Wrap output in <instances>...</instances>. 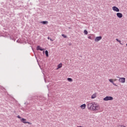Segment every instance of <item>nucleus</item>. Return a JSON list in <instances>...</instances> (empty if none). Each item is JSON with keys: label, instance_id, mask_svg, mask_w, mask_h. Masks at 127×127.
<instances>
[{"label": "nucleus", "instance_id": "1", "mask_svg": "<svg viewBox=\"0 0 127 127\" xmlns=\"http://www.w3.org/2000/svg\"><path fill=\"white\" fill-rule=\"evenodd\" d=\"M87 108L88 110L90 111H93L94 112H97L100 110V106L95 103H88L87 104Z\"/></svg>", "mask_w": 127, "mask_h": 127}, {"label": "nucleus", "instance_id": "2", "mask_svg": "<svg viewBox=\"0 0 127 127\" xmlns=\"http://www.w3.org/2000/svg\"><path fill=\"white\" fill-rule=\"evenodd\" d=\"M114 98L112 96H106L103 98V101H113Z\"/></svg>", "mask_w": 127, "mask_h": 127}, {"label": "nucleus", "instance_id": "3", "mask_svg": "<svg viewBox=\"0 0 127 127\" xmlns=\"http://www.w3.org/2000/svg\"><path fill=\"white\" fill-rule=\"evenodd\" d=\"M21 122H22V123H23V124H28V125H32L31 123L26 122V119L24 118H22L21 119Z\"/></svg>", "mask_w": 127, "mask_h": 127}, {"label": "nucleus", "instance_id": "4", "mask_svg": "<svg viewBox=\"0 0 127 127\" xmlns=\"http://www.w3.org/2000/svg\"><path fill=\"white\" fill-rule=\"evenodd\" d=\"M112 9L113 10H114V11H116L117 12H120V9H119L118 8V7L114 6L112 7Z\"/></svg>", "mask_w": 127, "mask_h": 127}, {"label": "nucleus", "instance_id": "5", "mask_svg": "<svg viewBox=\"0 0 127 127\" xmlns=\"http://www.w3.org/2000/svg\"><path fill=\"white\" fill-rule=\"evenodd\" d=\"M119 82H121V83H125L126 82V78L121 77L119 78Z\"/></svg>", "mask_w": 127, "mask_h": 127}, {"label": "nucleus", "instance_id": "6", "mask_svg": "<svg viewBox=\"0 0 127 127\" xmlns=\"http://www.w3.org/2000/svg\"><path fill=\"white\" fill-rule=\"evenodd\" d=\"M102 39V36H98L96 37L95 39V42H98V41H100Z\"/></svg>", "mask_w": 127, "mask_h": 127}, {"label": "nucleus", "instance_id": "7", "mask_svg": "<svg viewBox=\"0 0 127 127\" xmlns=\"http://www.w3.org/2000/svg\"><path fill=\"white\" fill-rule=\"evenodd\" d=\"M116 15L119 18H122L123 17V14L120 12L117 13Z\"/></svg>", "mask_w": 127, "mask_h": 127}, {"label": "nucleus", "instance_id": "8", "mask_svg": "<svg viewBox=\"0 0 127 127\" xmlns=\"http://www.w3.org/2000/svg\"><path fill=\"white\" fill-rule=\"evenodd\" d=\"M37 50H40V51H43L44 49H42V48L40 47V46H38L37 47Z\"/></svg>", "mask_w": 127, "mask_h": 127}, {"label": "nucleus", "instance_id": "9", "mask_svg": "<svg viewBox=\"0 0 127 127\" xmlns=\"http://www.w3.org/2000/svg\"><path fill=\"white\" fill-rule=\"evenodd\" d=\"M80 108L82 109L83 110L86 109V105L85 104H83L80 106Z\"/></svg>", "mask_w": 127, "mask_h": 127}, {"label": "nucleus", "instance_id": "10", "mask_svg": "<svg viewBox=\"0 0 127 127\" xmlns=\"http://www.w3.org/2000/svg\"><path fill=\"white\" fill-rule=\"evenodd\" d=\"M40 23H42V24H48V21H43L40 22Z\"/></svg>", "mask_w": 127, "mask_h": 127}, {"label": "nucleus", "instance_id": "11", "mask_svg": "<svg viewBox=\"0 0 127 127\" xmlns=\"http://www.w3.org/2000/svg\"><path fill=\"white\" fill-rule=\"evenodd\" d=\"M116 40L117 41H118V42H119V43L121 45H124V44L122 43V41L120 40H119V39H116Z\"/></svg>", "mask_w": 127, "mask_h": 127}, {"label": "nucleus", "instance_id": "12", "mask_svg": "<svg viewBox=\"0 0 127 127\" xmlns=\"http://www.w3.org/2000/svg\"><path fill=\"white\" fill-rule=\"evenodd\" d=\"M62 67V64H60L58 65V68H57V69H60V68Z\"/></svg>", "mask_w": 127, "mask_h": 127}, {"label": "nucleus", "instance_id": "13", "mask_svg": "<svg viewBox=\"0 0 127 127\" xmlns=\"http://www.w3.org/2000/svg\"><path fill=\"white\" fill-rule=\"evenodd\" d=\"M45 54H46V57H49V55L48 54V51L47 50L45 51Z\"/></svg>", "mask_w": 127, "mask_h": 127}, {"label": "nucleus", "instance_id": "14", "mask_svg": "<svg viewBox=\"0 0 127 127\" xmlns=\"http://www.w3.org/2000/svg\"><path fill=\"white\" fill-rule=\"evenodd\" d=\"M96 97V94H93L91 96V99H95Z\"/></svg>", "mask_w": 127, "mask_h": 127}, {"label": "nucleus", "instance_id": "15", "mask_svg": "<svg viewBox=\"0 0 127 127\" xmlns=\"http://www.w3.org/2000/svg\"><path fill=\"white\" fill-rule=\"evenodd\" d=\"M67 80L68 82H72L73 81V79L71 78H67Z\"/></svg>", "mask_w": 127, "mask_h": 127}, {"label": "nucleus", "instance_id": "16", "mask_svg": "<svg viewBox=\"0 0 127 127\" xmlns=\"http://www.w3.org/2000/svg\"><path fill=\"white\" fill-rule=\"evenodd\" d=\"M84 34H85V35H87V34H88V31H87V30H84Z\"/></svg>", "mask_w": 127, "mask_h": 127}, {"label": "nucleus", "instance_id": "17", "mask_svg": "<svg viewBox=\"0 0 127 127\" xmlns=\"http://www.w3.org/2000/svg\"><path fill=\"white\" fill-rule=\"evenodd\" d=\"M62 36L64 38H67V36L65 35L64 34H62Z\"/></svg>", "mask_w": 127, "mask_h": 127}, {"label": "nucleus", "instance_id": "18", "mask_svg": "<svg viewBox=\"0 0 127 127\" xmlns=\"http://www.w3.org/2000/svg\"><path fill=\"white\" fill-rule=\"evenodd\" d=\"M109 82H110V83H114V81L113 80V79H109Z\"/></svg>", "mask_w": 127, "mask_h": 127}, {"label": "nucleus", "instance_id": "19", "mask_svg": "<svg viewBox=\"0 0 127 127\" xmlns=\"http://www.w3.org/2000/svg\"><path fill=\"white\" fill-rule=\"evenodd\" d=\"M48 39H50V40H51V41H53V40H52V39L50 38V37H48Z\"/></svg>", "mask_w": 127, "mask_h": 127}, {"label": "nucleus", "instance_id": "20", "mask_svg": "<svg viewBox=\"0 0 127 127\" xmlns=\"http://www.w3.org/2000/svg\"><path fill=\"white\" fill-rule=\"evenodd\" d=\"M112 84L114 85V86H115L116 87H118V85H117V84H116V83H112Z\"/></svg>", "mask_w": 127, "mask_h": 127}, {"label": "nucleus", "instance_id": "21", "mask_svg": "<svg viewBox=\"0 0 127 127\" xmlns=\"http://www.w3.org/2000/svg\"><path fill=\"white\" fill-rule=\"evenodd\" d=\"M28 100H29L30 101V100H32V96L28 98Z\"/></svg>", "mask_w": 127, "mask_h": 127}, {"label": "nucleus", "instance_id": "22", "mask_svg": "<svg viewBox=\"0 0 127 127\" xmlns=\"http://www.w3.org/2000/svg\"><path fill=\"white\" fill-rule=\"evenodd\" d=\"M17 118H18V119H21V117L19 115H18Z\"/></svg>", "mask_w": 127, "mask_h": 127}, {"label": "nucleus", "instance_id": "23", "mask_svg": "<svg viewBox=\"0 0 127 127\" xmlns=\"http://www.w3.org/2000/svg\"><path fill=\"white\" fill-rule=\"evenodd\" d=\"M88 38L89 39H92V37H91V36H88Z\"/></svg>", "mask_w": 127, "mask_h": 127}, {"label": "nucleus", "instance_id": "24", "mask_svg": "<svg viewBox=\"0 0 127 127\" xmlns=\"http://www.w3.org/2000/svg\"><path fill=\"white\" fill-rule=\"evenodd\" d=\"M71 45H72V44L69 43V46H71Z\"/></svg>", "mask_w": 127, "mask_h": 127}, {"label": "nucleus", "instance_id": "25", "mask_svg": "<svg viewBox=\"0 0 127 127\" xmlns=\"http://www.w3.org/2000/svg\"><path fill=\"white\" fill-rule=\"evenodd\" d=\"M117 78H120V77H118V76H117Z\"/></svg>", "mask_w": 127, "mask_h": 127}, {"label": "nucleus", "instance_id": "26", "mask_svg": "<svg viewBox=\"0 0 127 127\" xmlns=\"http://www.w3.org/2000/svg\"><path fill=\"white\" fill-rule=\"evenodd\" d=\"M115 81H117V79H115Z\"/></svg>", "mask_w": 127, "mask_h": 127}]
</instances>
